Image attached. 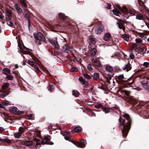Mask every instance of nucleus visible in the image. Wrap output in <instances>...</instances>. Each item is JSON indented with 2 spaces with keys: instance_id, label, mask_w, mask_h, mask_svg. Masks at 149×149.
Returning a JSON list of instances; mask_svg holds the SVG:
<instances>
[{
  "instance_id": "nucleus-1",
  "label": "nucleus",
  "mask_w": 149,
  "mask_h": 149,
  "mask_svg": "<svg viewBox=\"0 0 149 149\" xmlns=\"http://www.w3.org/2000/svg\"><path fill=\"white\" fill-rule=\"evenodd\" d=\"M124 116L126 118L123 119L121 117H120L119 121L120 122V126L121 129H122V132L123 135L124 136H126L130 129L131 119L129 115L127 113L124 114Z\"/></svg>"
},
{
  "instance_id": "nucleus-2",
  "label": "nucleus",
  "mask_w": 149,
  "mask_h": 149,
  "mask_svg": "<svg viewBox=\"0 0 149 149\" xmlns=\"http://www.w3.org/2000/svg\"><path fill=\"white\" fill-rule=\"evenodd\" d=\"M34 37L36 40V43L39 45L41 44V41L43 42H45L46 41V40L45 36L40 32H38L37 35H34Z\"/></svg>"
},
{
  "instance_id": "nucleus-3",
  "label": "nucleus",
  "mask_w": 149,
  "mask_h": 149,
  "mask_svg": "<svg viewBox=\"0 0 149 149\" xmlns=\"http://www.w3.org/2000/svg\"><path fill=\"white\" fill-rule=\"evenodd\" d=\"M12 14V13L10 10L8 9L6 10L5 13V16L6 20L7 21V24L9 26L13 27L14 26V22H12L11 19Z\"/></svg>"
},
{
  "instance_id": "nucleus-4",
  "label": "nucleus",
  "mask_w": 149,
  "mask_h": 149,
  "mask_svg": "<svg viewBox=\"0 0 149 149\" xmlns=\"http://www.w3.org/2000/svg\"><path fill=\"white\" fill-rule=\"evenodd\" d=\"M51 138V136L49 135L45 136L43 140L41 141V144H46L49 145H53L54 143L50 141Z\"/></svg>"
},
{
  "instance_id": "nucleus-5",
  "label": "nucleus",
  "mask_w": 149,
  "mask_h": 149,
  "mask_svg": "<svg viewBox=\"0 0 149 149\" xmlns=\"http://www.w3.org/2000/svg\"><path fill=\"white\" fill-rule=\"evenodd\" d=\"M73 50V48H70L69 45L68 44L64 45L62 48V51L64 53H68L72 52Z\"/></svg>"
},
{
  "instance_id": "nucleus-6",
  "label": "nucleus",
  "mask_w": 149,
  "mask_h": 149,
  "mask_svg": "<svg viewBox=\"0 0 149 149\" xmlns=\"http://www.w3.org/2000/svg\"><path fill=\"white\" fill-rule=\"evenodd\" d=\"M86 144V141L84 140L81 141L80 143H76L75 145L78 147L83 148H84Z\"/></svg>"
},
{
  "instance_id": "nucleus-7",
  "label": "nucleus",
  "mask_w": 149,
  "mask_h": 149,
  "mask_svg": "<svg viewBox=\"0 0 149 149\" xmlns=\"http://www.w3.org/2000/svg\"><path fill=\"white\" fill-rule=\"evenodd\" d=\"M103 27L102 25H100L97 26L95 29V32L97 34H100L103 31Z\"/></svg>"
},
{
  "instance_id": "nucleus-8",
  "label": "nucleus",
  "mask_w": 149,
  "mask_h": 149,
  "mask_svg": "<svg viewBox=\"0 0 149 149\" xmlns=\"http://www.w3.org/2000/svg\"><path fill=\"white\" fill-rule=\"evenodd\" d=\"M118 79L117 81L119 84H122L125 81V79L124 77L123 74L118 75Z\"/></svg>"
},
{
  "instance_id": "nucleus-9",
  "label": "nucleus",
  "mask_w": 149,
  "mask_h": 149,
  "mask_svg": "<svg viewBox=\"0 0 149 149\" xmlns=\"http://www.w3.org/2000/svg\"><path fill=\"white\" fill-rule=\"evenodd\" d=\"M117 21L118 22L117 23L118 27L120 29H121L123 30L124 28V27L123 26V25L124 24V21L119 19H117Z\"/></svg>"
},
{
  "instance_id": "nucleus-10",
  "label": "nucleus",
  "mask_w": 149,
  "mask_h": 149,
  "mask_svg": "<svg viewBox=\"0 0 149 149\" xmlns=\"http://www.w3.org/2000/svg\"><path fill=\"white\" fill-rule=\"evenodd\" d=\"M141 84L142 87L145 90L148 91H149V86L148 81L145 82L143 81L141 82Z\"/></svg>"
},
{
  "instance_id": "nucleus-11",
  "label": "nucleus",
  "mask_w": 149,
  "mask_h": 149,
  "mask_svg": "<svg viewBox=\"0 0 149 149\" xmlns=\"http://www.w3.org/2000/svg\"><path fill=\"white\" fill-rule=\"evenodd\" d=\"M131 68V65L129 62H128V63L124 65V66L123 67L122 69L123 70L128 71L130 70Z\"/></svg>"
},
{
  "instance_id": "nucleus-12",
  "label": "nucleus",
  "mask_w": 149,
  "mask_h": 149,
  "mask_svg": "<svg viewBox=\"0 0 149 149\" xmlns=\"http://www.w3.org/2000/svg\"><path fill=\"white\" fill-rule=\"evenodd\" d=\"M15 7L17 13L19 14L22 12V10L20 6L17 4L15 3L14 5Z\"/></svg>"
},
{
  "instance_id": "nucleus-13",
  "label": "nucleus",
  "mask_w": 149,
  "mask_h": 149,
  "mask_svg": "<svg viewBox=\"0 0 149 149\" xmlns=\"http://www.w3.org/2000/svg\"><path fill=\"white\" fill-rule=\"evenodd\" d=\"M9 84L8 83H6L2 86V90L0 91L1 92H4L5 91H8L6 90V88L9 86Z\"/></svg>"
},
{
  "instance_id": "nucleus-14",
  "label": "nucleus",
  "mask_w": 149,
  "mask_h": 149,
  "mask_svg": "<svg viewBox=\"0 0 149 149\" xmlns=\"http://www.w3.org/2000/svg\"><path fill=\"white\" fill-rule=\"evenodd\" d=\"M88 39L90 40L91 43L93 44H95L96 41V39L94 38L93 36L91 35L89 37Z\"/></svg>"
},
{
  "instance_id": "nucleus-15",
  "label": "nucleus",
  "mask_w": 149,
  "mask_h": 149,
  "mask_svg": "<svg viewBox=\"0 0 149 149\" xmlns=\"http://www.w3.org/2000/svg\"><path fill=\"white\" fill-rule=\"evenodd\" d=\"M49 42L52 44L54 45L56 47L58 48L59 47L57 42L55 41L54 40L52 39H49Z\"/></svg>"
},
{
  "instance_id": "nucleus-16",
  "label": "nucleus",
  "mask_w": 149,
  "mask_h": 149,
  "mask_svg": "<svg viewBox=\"0 0 149 149\" xmlns=\"http://www.w3.org/2000/svg\"><path fill=\"white\" fill-rule=\"evenodd\" d=\"M10 110L13 112L15 113H19L18 110L17 108L14 106H13L10 108Z\"/></svg>"
},
{
  "instance_id": "nucleus-17",
  "label": "nucleus",
  "mask_w": 149,
  "mask_h": 149,
  "mask_svg": "<svg viewBox=\"0 0 149 149\" xmlns=\"http://www.w3.org/2000/svg\"><path fill=\"white\" fill-rule=\"evenodd\" d=\"M111 37V34L110 33H106L104 37V39L105 41H107L109 40Z\"/></svg>"
},
{
  "instance_id": "nucleus-18",
  "label": "nucleus",
  "mask_w": 149,
  "mask_h": 149,
  "mask_svg": "<svg viewBox=\"0 0 149 149\" xmlns=\"http://www.w3.org/2000/svg\"><path fill=\"white\" fill-rule=\"evenodd\" d=\"M79 79L81 84L85 85L87 86L88 84V82L86 81L84 79L81 77H79Z\"/></svg>"
},
{
  "instance_id": "nucleus-19",
  "label": "nucleus",
  "mask_w": 149,
  "mask_h": 149,
  "mask_svg": "<svg viewBox=\"0 0 149 149\" xmlns=\"http://www.w3.org/2000/svg\"><path fill=\"white\" fill-rule=\"evenodd\" d=\"M112 12L115 15L120 17L119 14H121V13L119 10L118 9L115 8L112 10Z\"/></svg>"
},
{
  "instance_id": "nucleus-20",
  "label": "nucleus",
  "mask_w": 149,
  "mask_h": 149,
  "mask_svg": "<svg viewBox=\"0 0 149 149\" xmlns=\"http://www.w3.org/2000/svg\"><path fill=\"white\" fill-rule=\"evenodd\" d=\"M102 110L105 113H109L110 112V109L107 107H103L102 108Z\"/></svg>"
},
{
  "instance_id": "nucleus-21",
  "label": "nucleus",
  "mask_w": 149,
  "mask_h": 149,
  "mask_svg": "<svg viewBox=\"0 0 149 149\" xmlns=\"http://www.w3.org/2000/svg\"><path fill=\"white\" fill-rule=\"evenodd\" d=\"M97 52V51L96 49L94 48L90 50V53L92 55L95 56Z\"/></svg>"
},
{
  "instance_id": "nucleus-22",
  "label": "nucleus",
  "mask_w": 149,
  "mask_h": 149,
  "mask_svg": "<svg viewBox=\"0 0 149 149\" xmlns=\"http://www.w3.org/2000/svg\"><path fill=\"white\" fill-rule=\"evenodd\" d=\"M93 64L97 67H100L101 65L100 63L97 60H92V61Z\"/></svg>"
},
{
  "instance_id": "nucleus-23",
  "label": "nucleus",
  "mask_w": 149,
  "mask_h": 149,
  "mask_svg": "<svg viewBox=\"0 0 149 149\" xmlns=\"http://www.w3.org/2000/svg\"><path fill=\"white\" fill-rule=\"evenodd\" d=\"M32 144V142L30 141H25L24 143V145L26 146H31Z\"/></svg>"
},
{
  "instance_id": "nucleus-24",
  "label": "nucleus",
  "mask_w": 149,
  "mask_h": 149,
  "mask_svg": "<svg viewBox=\"0 0 149 149\" xmlns=\"http://www.w3.org/2000/svg\"><path fill=\"white\" fill-rule=\"evenodd\" d=\"M122 37L125 40L127 41H128L129 40V36L126 34L123 35Z\"/></svg>"
},
{
  "instance_id": "nucleus-25",
  "label": "nucleus",
  "mask_w": 149,
  "mask_h": 149,
  "mask_svg": "<svg viewBox=\"0 0 149 149\" xmlns=\"http://www.w3.org/2000/svg\"><path fill=\"white\" fill-rule=\"evenodd\" d=\"M0 94V97L1 98H3L9 94V93L8 91H4V92Z\"/></svg>"
},
{
  "instance_id": "nucleus-26",
  "label": "nucleus",
  "mask_w": 149,
  "mask_h": 149,
  "mask_svg": "<svg viewBox=\"0 0 149 149\" xmlns=\"http://www.w3.org/2000/svg\"><path fill=\"white\" fill-rule=\"evenodd\" d=\"M99 74L97 72H95L94 74L93 79L95 80L99 79Z\"/></svg>"
},
{
  "instance_id": "nucleus-27",
  "label": "nucleus",
  "mask_w": 149,
  "mask_h": 149,
  "mask_svg": "<svg viewBox=\"0 0 149 149\" xmlns=\"http://www.w3.org/2000/svg\"><path fill=\"white\" fill-rule=\"evenodd\" d=\"M3 73L6 75H8L10 72V69L8 68H5L3 70Z\"/></svg>"
},
{
  "instance_id": "nucleus-28",
  "label": "nucleus",
  "mask_w": 149,
  "mask_h": 149,
  "mask_svg": "<svg viewBox=\"0 0 149 149\" xmlns=\"http://www.w3.org/2000/svg\"><path fill=\"white\" fill-rule=\"evenodd\" d=\"M59 18L63 20L67 18V16H65L63 13H60L59 15Z\"/></svg>"
},
{
  "instance_id": "nucleus-29",
  "label": "nucleus",
  "mask_w": 149,
  "mask_h": 149,
  "mask_svg": "<svg viewBox=\"0 0 149 149\" xmlns=\"http://www.w3.org/2000/svg\"><path fill=\"white\" fill-rule=\"evenodd\" d=\"M136 19L140 20H143L144 18V16L141 14L137 15L136 16Z\"/></svg>"
},
{
  "instance_id": "nucleus-30",
  "label": "nucleus",
  "mask_w": 149,
  "mask_h": 149,
  "mask_svg": "<svg viewBox=\"0 0 149 149\" xmlns=\"http://www.w3.org/2000/svg\"><path fill=\"white\" fill-rule=\"evenodd\" d=\"M26 128V127H20L19 129V132L21 134L24 133Z\"/></svg>"
},
{
  "instance_id": "nucleus-31",
  "label": "nucleus",
  "mask_w": 149,
  "mask_h": 149,
  "mask_svg": "<svg viewBox=\"0 0 149 149\" xmlns=\"http://www.w3.org/2000/svg\"><path fill=\"white\" fill-rule=\"evenodd\" d=\"M27 63L32 66H35L36 65V63L35 61H33L29 60Z\"/></svg>"
},
{
  "instance_id": "nucleus-32",
  "label": "nucleus",
  "mask_w": 149,
  "mask_h": 149,
  "mask_svg": "<svg viewBox=\"0 0 149 149\" xmlns=\"http://www.w3.org/2000/svg\"><path fill=\"white\" fill-rule=\"evenodd\" d=\"M106 69L109 72H111L113 70V68L110 65H107L106 67Z\"/></svg>"
},
{
  "instance_id": "nucleus-33",
  "label": "nucleus",
  "mask_w": 149,
  "mask_h": 149,
  "mask_svg": "<svg viewBox=\"0 0 149 149\" xmlns=\"http://www.w3.org/2000/svg\"><path fill=\"white\" fill-rule=\"evenodd\" d=\"M72 94L75 97L78 96L79 95V92L77 91H73Z\"/></svg>"
},
{
  "instance_id": "nucleus-34",
  "label": "nucleus",
  "mask_w": 149,
  "mask_h": 149,
  "mask_svg": "<svg viewBox=\"0 0 149 149\" xmlns=\"http://www.w3.org/2000/svg\"><path fill=\"white\" fill-rule=\"evenodd\" d=\"M74 130L75 132H79L81 131V129L80 126H78L75 127Z\"/></svg>"
},
{
  "instance_id": "nucleus-35",
  "label": "nucleus",
  "mask_w": 149,
  "mask_h": 149,
  "mask_svg": "<svg viewBox=\"0 0 149 149\" xmlns=\"http://www.w3.org/2000/svg\"><path fill=\"white\" fill-rule=\"evenodd\" d=\"M21 134L19 132L16 133H14V135L15 138H19L21 136Z\"/></svg>"
},
{
  "instance_id": "nucleus-36",
  "label": "nucleus",
  "mask_w": 149,
  "mask_h": 149,
  "mask_svg": "<svg viewBox=\"0 0 149 149\" xmlns=\"http://www.w3.org/2000/svg\"><path fill=\"white\" fill-rule=\"evenodd\" d=\"M48 88V90L51 92H52L54 91V86L50 84H49Z\"/></svg>"
},
{
  "instance_id": "nucleus-37",
  "label": "nucleus",
  "mask_w": 149,
  "mask_h": 149,
  "mask_svg": "<svg viewBox=\"0 0 149 149\" xmlns=\"http://www.w3.org/2000/svg\"><path fill=\"white\" fill-rule=\"evenodd\" d=\"M0 141L1 142H6L9 143H11V141L8 140L7 139H0Z\"/></svg>"
},
{
  "instance_id": "nucleus-38",
  "label": "nucleus",
  "mask_w": 149,
  "mask_h": 149,
  "mask_svg": "<svg viewBox=\"0 0 149 149\" xmlns=\"http://www.w3.org/2000/svg\"><path fill=\"white\" fill-rule=\"evenodd\" d=\"M20 2L25 7H27V5L25 3V1L26 0H20Z\"/></svg>"
},
{
  "instance_id": "nucleus-39",
  "label": "nucleus",
  "mask_w": 149,
  "mask_h": 149,
  "mask_svg": "<svg viewBox=\"0 0 149 149\" xmlns=\"http://www.w3.org/2000/svg\"><path fill=\"white\" fill-rule=\"evenodd\" d=\"M2 104L3 105V106H7L8 105H11V104L10 102L8 101H6L5 102H2Z\"/></svg>"
},
{
  "instance_id": "nucleus-40",
  "label": "nucleus",
  "mask_w": 149,
  "mask_h": 149,
  "mask_svg": "<svg viewBox=\"0 0 149 149\" xmlns=\"http://www.w3.org/2000/svg\"><path fill=\"white\" fill-rule=\"evenodd\" d=\"M78 69L77 68L75 67L72 68L70 70L71 72H77L78 71Z\"/></svg>"
},
{
  "instance_id": "nucleus-41",
  "label": "nucleus",
  "mask_w": 149,
  "mask_h": 149,
  "mask_svg": "<svg viewBox=\"0 0 149 149\" xmlns=\"http://www.w3.org/2000/svg\"><path fill=\"white\" fill-rule=\"evenodd\" d=\"M6 77L7 79L8 80H12L13 79V77L11 75H8Z\"/></svg>"
},
{
  "instance_id": "nucleus-42",
  "label": "nucleus",
  "mask_w": 149,
  "mask_h": 149,
  "mask_svg": "<svg viewBox=\"0 0 149 149\" xmlns=\"http://www.w3.org/2000/svg\"><path fill=\"white\" fill-rule=\"evenodd\" d=\"M130 57L131 59H133L134 58V56L132 51L130 52Z\"/></svg>"
},
{
  "instance_id": "nucleus-43",
  "label": "nucleus",
  "mask_w": 149,
  "mask_h": 149,
  "mask_svg": "<svg viewBox=\"0 0 149 149\" xmlns=\"http://www.w3.org/2000/svg\"><path fill=\"white\" fill-rule=\"evenodd\" d=\"M84 77L87 79H90L91 78V76L86 73L84 74Z\"/></svg>"
},
{
  "instance_id": "nucleus-44",
  "label": "nucleus",
  "mask_w": 149,
  "mask_h": 149,
  "mask_svg": "<svg viewBox=\"0 0 149 149\" xmlns=\"http://www.w3.org/2000/svg\"><path fill=\"white\" fill-rule=\"evenodd\" d=\"M24 15L25 17L28 19L29 20L30 17V16L28 13H24Z\"/></svg>"
},
{
  "instance_id": "nucleus-45",
  "label": "nucleus",
  "mask_w": 149,
  "mask_h": 149,
  "mask_svg": "<svg viewBox=\"0 0 149 149\" xmlns=\"http://www.w3.org/2000/svg\"><path fill=\"white\" fill-rule=\"evenodd\" d=\"M95 107L97 109H100V108H102V107H103L102 104H97L95 105Z\"/></svg>"
},
{
  "instance_id": "nucleus-46",
  "label": "nucleus",
  "mask_w": 149,
  "mask_h": 149,
  "mask_svg": "<svg viewBox=\"0 0 149 149\" xmlns=\"http://www.w3.org/2000/svg\"><path fill=\"white\" fill-rule=\"evenodd\" d=\"M87 69L89 71H91L93 69V68L91 66V64H89L87 67Z\"/></svg>"
},
{
  "instance_id": "nucleus-47",
  "label": "nucleus",
  "mask_w": 149,
  "mask_h": 149,
  "mask_svg": "<svg viewBox=\"0 0 149 149\" xmlns=\"http://www.w3.org/2000/svg\"><path fill=\"white\" fill-rule=\"evenodd\" d=\"M135 41L136 42L138 43H141L142 42V40L140 38L136 39Z\"/></svg>"
},
{
  "instance_id": "nucleus-48",
  "label": "nucleus",
  "mask_w": 149,
  "mask_h": 149,
  "mask_svg": "<svg viewBox=\"0 0 149 149\" xmlns=\"http://www.w3.org/2000/svg\"><path fill=\"white\" fill-rule=\"evenodd\" d=\"M149 65V63L147 62H144L143 64V65L146 67H147Z\"/></svg>"
},
{
  "instance_id": "nucleus-49",
  "label": "nucleus",
  "mask_w": 149,
  "mask_h": 149,
  "mask_svg": "<svg viewBox=\"0 0 149 149\" xmlns=\"http://www.w3.org/2000/svg\"><path fill=\"white\" fill-rule=\"evenodd\" d=\"M35 71L36 72L38 73H39L41 72L39 69L37 67L35 68Z\"/></svg>"
},
{
  "instance_id": "nucleus-50",
  "label": "nucleus",
  "mask_w": 149,
  "mask_h": 149,
  "mask_svg": "<svg viewBox=\"0 0 149 149\" xmlns=\"http://www.w3.org/2000/svg\"><path fill=\"white\" fill-rule=\"evenodd\" d=\"M129 12L131 15H135L136 13L135 12L131 10H130Z\"/></svg>"
},
{
  "instance_id": "nucleus-51",
  "label": "nucleus",
  "mask_w": 149,
  "mask_h": 149,
  "mask_svg": "<svg viewBox=\"0 0 149 149\" xmlns=\"http://www.w3.org/2000/svg\"><path fill=\"white\" fill-rule=\"evenodd\" d=\"M136 51L138 52H140L142 51V49L141 48H138L136 49Z\"/></svg>"
},
{
  "instance_id": "nucleus-52",
  "label": "nucleus",
  "mask_w": 149,
  "mask_h": 149,
  "mask_svg": "<svg viewBox=\"0 0 149 149\" xmlns=\"http://www.w3.org/2000/svg\"><path fill=\"white\" fill-rule=\"evenodd\" d=\"M107 8L108 9H110L111 7V5L110 3H107Z\"/></svg>"
},
{
  "instance_id": "nucleus-53",
  "label": "nucleus",
  "mask_w": 149,
  "mask_h": 149,
  "mask_svg": "<svg viewBox=\"0 0 149 149\" xmlns=\"http://www.w3.org/2000/svg\"><path fill=\"white\" fill-rule=\"evenodd\" d=\"M134 89L135 90H136L137 91H141V89L140 88V87H137V88H134Z\"/></svg>"
},
{
  "instance_id": "nucleus-54",
  "label": "nucleus",
  "mask_w": 149,
  "mask_h": 149,
  "mask_svg": "<svg viewBox=\"0 0 149 149\" xmlns=\"http://www.w3.org/2000/svg\"><path fill=\"white\" fill-rule=\"evenodd\" d=\"M123 12H125L127 11V8L126 7H124L123 8Z\"/></svg>"
},
{
  "instance_id": "nucleus-55",
  "label": "nucleus",
  "mask_w": 149,
  "mask_h": 149,
  "mask_svg": "<svg viewBox=\"0 0 149 149\" xmlns=\"http://www.w3.org/2000/svg\"><path fill=\"white\" fill-rule=\"evenodd\" d=\"M65 140L68 141H69L70 137L68 136H65L64 137Z\"/></svg>"
},
{
  "instance_id": "nucleus-56",
  "label": "nucleus",
  "mask_w": 149,
  "mask_h": 149,
  "mask_svg": "<svg viewBox=\"0 0 149 149\" xmlns=\"http://www.w3.org/2000/svg\"><path fill=\"white\" fill-rule=\"evenodd\" d=\"M36 144V147L37 148H39L40 147V143L37 142V143Z\"/></svg>"
},
{
  "instance_id": "nucleus-57",
  "label": "nucleus",
  "mask_w": 149,
  "mask_h": 149,
  "mask_svg": "<svg viewBox=\"0 0 149 149\" xmlns=\"http://www.w3.org/2000/svg\"><path fill=\"white\" fill-rule=\"evenodd\" d=\"M113 108L115 109H118L119 108V107H118V106H116V105H115V106L113 107Z\"/></svg>"
},
{
  "instance_id": "nucleus-58",
  "label": "nucleus",
  "mask_w": 149,
  "mask_h": 149,
  "mask_svg": "<svg viewBox=\"0 0 149 149\" xmlns=\"http://www.w3.org/2000/svg\"><path fill=\"white\" fill-rule=\"evenodd\" d=\"M4 16L2 15V14L0 13V18L2 19L3 18Z\"/></svg>"
},
{
  "instance_id": "nucleus-59",
  "label": "nucleus",
  "mask_w": 149,
  "mask_h": 149,
  "mask_svg": "<svg viewBox=\"0 0 149 149\" xmlns=\"http://www.w3.org/2000/svg\"><path fill=\"white\" fill-rule=\"evenodd\" d=\"M5 107L3 105L2 103L1 104L0 103V108H3Z\"/></svg>"
},
{
  "instance_id": "nucleus-60",
  "label": "nucleus",
  "mask_w": 149,
  "mask_h": 149,
  "mask_svg": "<svg viewBox=\"0 0 149 149\" xmlns=\"http://www.w3.org/2000/svg\"><path fill=\"white\" fill-rule=\"evenodd\" d=\"M24 49H25L26 50H29L30 51H31V50L29 49L26 47L25 46L24 47Z\"/></svg>"
},
{
  "instance_id": "nucleus-61",
  "label": "nucleus",
  "mask_w": 149,
  "mask_h": 149,
  "mask_svg": "<svg viewBox=\"0 0 149 149\" xmlns=\"http://www.w3.org/2000/svg\"><path fill=\"white\" fill-rule=\"evenodd\" d=\"M33 114H30L29 116V118H33Z\"/></svg>"
},
{
  "instance_id": "nucleus-62",
  "label": "nucleus",
  "mask_w": 149,
  "mask_h": 149,
  "mask_svg": "<svg viewBox=\"0 0 149 149\" xmlns=\"http://www.w3.org/2000/svg\"><path fill=\"white\" fill-rule=\"evenodd\" d=\"M146 25L147 26V27L149 29V23H146Z\"/></svg>"
},
{
  "instance_id": "nucleus-63",
  "label": "nucleus",
  "mask_w": 149,
  "mask_h": 149,
  "mask_svg": "<svg viewBox=\"0 0 149 149\" xmlns=\"http://www.w3.org/2000/svg\"><path fill=\"white\" fill-rule=\"evenodd\" d=\"M3 129H1V128L0 127V133H1L3 131Z\"/></svg>"
},
{
  "instance_id": "nucleus-64",
  "label": "nucleus",
  "mask_w": 149,
  "mask_h": 149,
  "mask_svg": "<svg viewBox=\"0 0 149 149\" xmlns=\"http://www.w3.org/2000/svg\"><path fill=\"white\" fill-rule=\"evenodd\" d=\"M136 44L135 43V44H134L133 45V47H135L136 46Z\"/></svg>"
}]
</instances>
